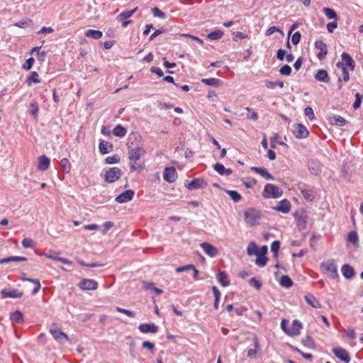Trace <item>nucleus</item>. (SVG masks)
I'll use <instances>...</instances> for the list:
<instances>
[{"instance_id": "nucleus-12", "label": "nucleus", "mask_w": 363, "mask_h": 363, "mask_svg": "<svg viewBox=\"0 0 363 363\" xmlns=\"http://www.w3.org/2000/svg\"><path fill=\"white\" fill-rule=\"evenodd\" d=\"M185 186L189 190H194L206 187L207 183L202 178H196Z\"/></svg>"}, {"instance_id": "nucleus-24", "label": "nucleus", "mask_w": 363, "mask_h": 363, "mask_svg": "<svg viewBox=\"0 0 363 363\" xmlns=\"http://www.w3.org/2000/svg\"><path fill=\"white\" fill-rule=\"evenodd\" d=\"M50 164V160L45 155H42L39 157L38 169L40 171L47 170Z\"/></svg>"}, {"instance_id": "nucleus-5", "label": "nucleus", "mask_w": 363, "mask_h": 363, "mask_svg": "<svg viewBox=\"0 0 363 363\" xmlns=\"http://www.w3.org/2000/svg\"><path fill=\"white\" fill-rule=\"evenodd\" d=\"M122 175V172L118 167H111L104 173V180L108 183L117 181Z\"/></svg>"}, {"instance_id": "nucleus-42", "label": "nucleus", "mask_w": 363, "mask_h": 363, "mask_svg": "<svg viewBox=\"0 0 363 363\" xmlns=\"http://www.w3.org/2000/svg\"><path fill=\"white\" fill-rule=\"evenodd\" d=\"M247 252L250 256L259 254V250H257V247L255 242H250L247 248Z\"/></svg>"}, {"instance_id": "nucleus-26", "label": "nucleus", "mask_w": 363, "mask_h": 363, "mask_svg": "<svg viewBox=\"0 0 363 363\" xmlns=\"http://www.w3.org/2000/svg\"><path fill=\"white\" fill-rule=\"evenodd\" d=\"M341 272L346 279H352L354 275V269L348 264L342 265Z\"/></svg>"}, {"instance_id": "nucleus-51", "label": "nucleus", "mask_w": 363, "mask_h": 363, "mask_svg": "<svg viewBox=\"0 0 363 363\" xmlns=\"http://www.w3.org/2000/svg\"><path fill=\"white\" fill-rule=\"evenodd\" d=\"M62 170L65 172H69L71 168L69 161L67 158H63L60 162Z\"/></svg>"}, {"instance_id": "nucleus-25", "label": "nucleus", "mask_w": 363, "mask_h": 363, "mask_svg": "<svg viewBox=\"0 0 363 363\" xmlns=\"http://www.w3.org/2000/svg\"><path fill=\"white\" fill-rule=\"evenodd\" d=\"M341 57L343 61L342 62L345 65V67H348L351 71H353L354 69L355 62L350 57V55L347 52H343L341 55Z\"/></svg>"}, {"instance_id": "nucleus-48", "label": "nucleus", "mask_w": 363, "mask_h": 363, "mask_svg": "<svg viewBox=\"0 0 363 363\" xmlns=\"http://www.w3.org/2000/svg\"><path fill=\"white\" fill-rule=\"evenodd\" d=\"M362 99H363V96L362 94H360L359 93H356L355 94V101L353 104V108L354 109H358L360 106H361V104H362Z\"/></svg>"}, {"instance_id": "nucleus-37", "label": "nucleus", "mask_w": 363, "mask_h": 363, "mask_svg": "<svg viewBox=\"0 0 363 363\" xmlns=\"http://www.w3.org/2000/svg\"><path fill=\"white\" fill-rule=\"evenodd\" d=\"M279 284L281 286L289 288L293 285V281L289 277L283 275L280 278Z\"/></svg>"}, {"instance_id": "nucleus-13", "label": "nucleus", "mask_w": 363, "mask_h": 363, "mask_svg": "<svg viewBox=\"0 0 363 363\" xmlns=\"http://www.w3.org/2000/svg\"><path fill=\"white\" fill-rule=\"evenodd\" d=\"M177 178V172L174 167H166L163 172V179L169 182L172 183Z\"/></svg>"}, {"instance_id": "nucleus-47", "label": "nucleus", "mask_w": 363, "mask_h": 363, "mask_svg": "<svg viewBox=\"0 0 363 363\" xmlns=\"http://www.w3.org/2000/svg\"><path fill=\"white\" fill-rule=\"evenodd\" d=\"M201 82L208 86H218L219 79L216 78L202 79Z\"/></svg>"}, {"instance_id": "nucleus-27", "label": "nucleus", "mask_w": 363, "mask_h": 363, "mask_svg": "<svg viewBox=\"0 0 363 363\" xmlns=\"http://www.w3.org/2000/svg\"><path fill=\"white\" fill-rule=\"evenodd\" d=\"M315 79L321 82L328 83L330 82V77L325 69H319L315 75Z\"/></svg>"}, {"instance_id": "nucleus-46", "label": "nucleus", "mask_w": 363, "mask_h": 363, "mask_svg": "<svg viewBox=\"0 0 363 363\" xmlns=\"http://www.w3.org/2000/svg\"><path fill=\"white\" fill-rule=\"evenodd\" d=\"M323 11L324 14L327 16V18L329 19H335L337 17L335 11L330 8H324L323 9Z\"/></svg>"}, {"instance_id": "nucleus-29", "label": "nucleus", "mask_w": 363, "mask_h": 363, "mask_svg": "<svg viewBox=\"0 0 363 363\" xmlns=\"http://www.w3.org/2000/svg\"><path fill=\"white\" fill-rule=\"evenodd\" d=\"M113 150V145L101 140L99 143V151L102 155H106L111 152Z\"/></svg>"}, {"instance_id": "nucleus-39", "label": "nucleus", "mask_w": 363, "mask_h": 363, "mask_svg": "<svg viewBox=\"0 0 363 363\" xmlns=\"http://www.w3.org/2000/svg\"><path fill=\"white\" fill-rule=\"evenodd\" d=\"M223 35V32L220 30H216L211 32L208 35V38L212 40H217L220 39Z\"/></svg>"}, {"instance_id": "nucleus-49", "label": "nucleus", "mask_w": 363, "mask_h": 363, "mask_svg": "<svg viewBox=\"0 0 363 363\" xmlns=\"http://www.w3.org/2000/svg\"><path fill=\"white\" fill-rule=\"evenodd\" d=\"M302 343L303 344L304 346L308 348L313 349L315 347V343L310 336H307L304 339H303Z\"/></svg>"}, {"instance_id": "nucleus-41", "label": "nucleus", "mask_w": 363, "mask_h": 363, "mask_svg": "<svg viewBox=\"0 0 363 363\" xmlns=\"http://www.w3.org/2000/svg\"><path fill=\"white\" fill-rule=\"evenodd\" d=\"M225 191L230 196L231 199L235 203L239 202L242 199L241 195L237 191L226 190Z\"/></svg>"}, {"instance_id": "nucleus-8", "label": "nucleus", "mask_w": 363, "mask_h": 363, "mask_svg": "<svg viewBox=\"0 0 363 363\" xmlns=\"http://www.w3.org/2000/svg\"><path fill=\"white\" fill-rule=\"evenodd\" d=\"M27 113L35 123L38 121L39 104L35 100L33 99L29 102L27 106Z\"/></svg>"}, {"instance_id": "nucleus-23", "label": "nucleus", "mask_w": 363, "mask_h": 363, "mask_svg": "<svg viewBox=\"0 0 363 363\" xmlns=\"http://www.w3.org/2000/svg\"><path fill=\"white\" fill-rule=\"evenodd\" d=\"M250 169L252 172L259 174L260 176H262L265 179H267V180H274V177L270 173H269L267 169L265 168L252 167L250 168Z\"/></svg>"}, {"instance_id": "nucleus-31", "label": "nucleus", "mask_w": 363, "mask_h": 363, "mask_svg": "<svg viewBox=\"0 0 363 363\" xmlns=\"http://www.w3.org/2000/svg\"><path fill=\"white\" fill-rule=\"evenodd\" d=\"M40 82L39 75L36 72H31L27 77L26 83L28 86H31L33 84H39Z\"/></svg>"}, {"instance_id": "nucleus-33", "label": "nucleus", "mask_w": 363, "mask_h": 363, "mask_svg": "<svg viewBox=\"0 0 363 363\" xmlns=\"http://www.w3.org/2000/svg\"><path fill=\"white\" fill-rule=\"evenodd\" d=\"M336 67L341 69L342 76L344 82H347L350 79V74L347 70V68L345 67V65L343 62H338L336 64Z\"/></svg>"}, {"instance_id": "nucleus-43", "label": "nucleus", "mask_w": 363, "mask_h": 363, "mask_svg": "<svg viewBox=\"0 0 363 363\" xmlns=\"http://www.w3.org/2000/svg\"><path fill=\"white\" fill-rule=\"evenodd\" d=\"M267 258L266 256H262V255L257 254V259L255 260V264L261 267H264L267 263Z\"/></svg>"}, {"instance_id": "nucleus-44", "label": "nucleus", "mask_w": 363, "mask_h": 363, "mask_svg": "<svg viewBox=\"0 0 363 363\" xmlns=\"http://www.w3.org/2000/svg\"><path fill=\"white\" fill-rule=\"evenodd\" d=\"M45 256L48 258V259H52V260H55V261H58V262H60L63 264H71V262L69 260H68L67 259H65V258H63V257H57V256H54V255H48V254H45Z\"/></svg>"}, {"instance_id": "nucleus-62", "label": "nucleus", "mask_w": 363, "mask_h": 363, "mask_svg": "<svg viewBox=\"0 0 363 363\" xmlns=\"http://www.w3.org/2000/svg\"><path fill=\"white\" fill-rule=\"evenodd\" d=\"M301 194L305 199L310 200L312 199V191L311 190L307 189H301Z\"/></svg>"}, {"instance_id": "nucleus-28", "label": "nucleus", "mask_w": 363, "mask_h": 363, "mask_svg": "<svg viewBox=\"0 0 363 363\" xmlns=\"http://www.w3.org/2000/svg\"><path fill=\"white\" fill-rule=\"evenodd\" d=\"M254 343V349H250L247 351V357L250 358H255L257 355V351L260 349V344L257 336H255L252 339Z\"/></svg>"}, {"instance_id": "nucleus-55", "label": "nucleus", "mask_w": 363, "mask_h": 363, "mask_svg": "<svg viewBox=\"0 0 363 363\" xmlns=\"http://www.w3.org/2000/svg\"><path fill=\"white\" fill-rule=\"evenodd\" d=\"M304 114L307 116L311 121L315 118V115L313 113V110L311 107L308 106L304 110Z\"/></svg>"}, {"instance_id": "nucleus-4", "label": "nucleus", "mask_w": 363, "mask_h": 363, "mask_svg": "<svg viewBox=\"0 0 363 363\" xmlns=\"http://www.w3.org/2000/svg\"><path fill=\"white\" fill-rule=\"evenodd\" d=\"M283 194L281 189L273 184H267L262 191L264 199H279Z\"/></svg>"}, {"instance_id": "nucleus-20", "label": "nucleus", "mask_w": 363, "mask_h": 363, "mask_svg": "<svg viewBox=\"0 0 363 363\" xmlns=\"http://www.w3.org/2000/svg\"><path fill=\"white\" fill-rule=\"evenodd\" d=\"M138 329L143 333H156L158 331V327L154 323H143L138 326Z\"/></svg>"}, {"instance_id": "nucleus-7", "label": "nucleus", "mask_w": 363, "mask_h": 363, "mask_svg": "<svg viewBox=\"0 0 363 363\" xmlns=\"http://www.w3.org/2000/svg\"><path fill=\"white\" fill-rule=\"evenodd\" d=\"M292 133L298 139L306 138L309 132L306 127L301 123H295L292 125Z\"/></svg>"}, {"instance_id": "nucleus-14", "label": "nucleus", "mask_w": 363, "mask_h": 363, "mask_svg": "<svg viewBox=\"0 0 363 363\" xmlns=\"http://www.w3.org/2000/svg\"><path fill=\"white\" fill-rule=\"evenodd\" d=\"M200 246L204 252L211 257H215L218 255V250L208 242H202Z\"/></svg>"}, {"instance_id": "nucleus-22", "label": "nucleus", "mask_w": 363, "mask_h": 363, "mask_svg": "<svg viewBox=\"0 0 363 363\" xmlns=\"http://www.w3.org/2000/svg\"><path fill=\"white\" fill-rule=\"evenodd\" d=\"M274 210L284 213H287L291 210V203L287 199L281 200L279 201L278 206L274 207Z\"/></svg>"}, {"instance_id": "nucleus-15", "label": "nucleus", "mask_w": 363, "mask_h": 363, "mask_svg": "<svg viewBox=\"0 0 363 363\" xmlns=\"http://www.w3.org/2000/svg\"><path fill=\"white\" fill-rule=\"evenodd\" d=\"M79 287L82 290H95L98 283L93 279H84L79 283Z\"/></svg>"}, {"instance_id": "nucleus-3", "label": "nucleus", "mask_w": 363, "mask_h": 363, "mask_svg": "<svg viewBox=\"0 0 363 363\" xmlns=\"http://www.w3.org/2000/svg\"><path fill=\"white\" fill-rule=\"evenodd\" d=\"M244 217L246 224L250 227H252L259 224L261 213L256 208H252L244 212Z\"/></svg>"}, {"instance_id": "nucleus-59", "label": "nucleus", "mask_w": 363, "mask_h": 363, "mask_svg": "<svg viewBox=\"0 0 363 363\" xmlns=\"http://www.w3.org/2000/svg\"><path fill=\"white\" fill-rule=\"evenodd\" d=\"M116 311L118 312H120V313H124L125 315H127L129 317H134L135 316V313L131 311H129V310H127V309H125V308H120V307H117L116 308Z\"/></svg>"}, {"instance_id": "nucleus-16", "label": "nucleus", "mask_w": 363, "mask_h": 363, "mask_svg": "<svg viewBox=\"0 0 363 363\" xmlns=\"http://www.w3.org/2000/svg\"><path fill=\"white\" fill-rule=\"evenodd\" d=\"M23 293L18 289H3L1 291V295L3 298H20L21 297Z\"/></svg>"}, {"instance_id": "nucleus-34", "label": "nucleus", "mask_w": 363, "mask_h": 363, "mask_svg": "<svg viewBox=\"0 0 363 363\" xmlns=\"http://www.w3.org/2000/svg\"><path fill=\"white\" fill-rule=\"evenodd\" d=\"M217 280L223 286H227L230 283L228 277L224 272H219L217 274Z\"/></svg>"}, {"instance_id": "nucleus-58", "label": "nucleus", "mask_w": 363, "mask_h": 363, "mask_svg": "<svg viewBox=\"0 0 363 363\" xmlns=\"http://www.w3.org/2000/svg\"><path fill=\"white\" fill-rule=\"evenodd\" d=\"M280 73L283 75H289L291 72V68L289 65H284L279 70Z\"/></svg>"}, {"instance_id": "nucleus-19", "label": "nucleus", "mask_w": 363, "mask_h": 363, "mask_svg": "<svg viewBox=\"0 0 363 363\" xmlns=\"http://www.w3.org/2000/svg\"><path fill=\"white\" fill-rule=\"evenodd\" d=\"M302 328V323L298 320H294L292 322L291 328L287 331V335L292 337L296 336L300 334Z\"/></svg>"}, {"instance_id": "nucleus-30", "label": "nucleus", "mask_w": 363, "mask_h": 363, "mask_svg": "<svg viewBox=\"0 0 363 363\" xmlns=\"http://www.w3.org/2000/svg\"><path fill=\"white\" fill-rule=\"evenodd\" d=\"M306 301L308 304L312 306L314 308H320V302L311 294H307L304 297Z\"/></svg>"}, {"instance_id": "nucleus-45", "label": "nucleus", "mask_w": 363, "mask_h": 363, "mask_svg": "<svg viewBox=\"0 0 363 363\" xmlns=\"http://www.w3.org/2000/svg\"><path fill=\"white\" fill-rule=\"evenodd\" d=\"M333 120V123L335 125L344 126L346 125V120L340 116H335Z\"/></svg>"}, {"instance_id": "nucleus-52", "label": "nucleus", "mask_w": 363, "mask_h": 363, "mask_svg": "<svg viewBox=\"0 0 363 363\" xmlns=\"http://www.w3.org/2000/svg\"><path fill=\"white\" fill-rule=\"evenodd\" d=\"M249 284L251 286L255 288L257 290H259L262 286V283L255 277L250 279Z\"/></svg>"}, {"instance_id": "nucleus-40", "label": "nucleus", "mask_w": 363, "mask_h": 363, "mask_svg": "<svg viewBox=\"0 0 363 363\" xmlns=\"http://www.w3.org/2000/svg\"><path fill=\"white\" fill-rule=\"evenodd\" d=\"M347 242L357 246L359 242L358 235L356 231H351L347 235Z\"/></svg>"}, {"instance_id": "nucleus-54", "label": "nucleus", "mask_w": 363, "mask_h": 363, "mask_svg": "<svg viewBox=\"0 0 363 363\" xmlns=\"http://www.w3.org/2000/svg\"><path fill=\"white\" fill-rule=\"evenodd\" d=\"M280 247V242L279 241H274L271 245V250L274 256H277L278 251Z\"/></svg>"}, {"instance_id": "nucleus-2", "label": "nucleus", "mask_w": 363, "mask_h": 363, "mask_svg": "<svg viewBox=\"0 0 363 363\" xmlns=\"http://www.w3.org/2000/svg\"><path fill=\"white\" fill-rule=\"evenodd\" d=\"M321 270L327 274L328 277L333 279H337L339 277L337 267L333 259H329L320 263Z\"/></svg>"}, {"instance_id": "nucleus-53", "label": "nucleus", "mask_w": 363, "mask_h": 363, "mask_svg": "<svg viewBox=\"0 0 363 363\" xmlns=\"http://www.w3.org/2000/svg\"><path fill=\"white\" fill-rule=\"evenodd\" d=\"M152 14L154 15V16L155 17H158V18H166V15L165 13L162 11L160 9H159L157 7H155L152 9Z\"/></svg>"}, {"instance_id": "nucleus-56", "label": "nucleus", "mask_w": 363, "mask_h": 363, "mask_svg": "<svg viewBox=\"0 0 363 363\" xmlns=\"http://www.w3.org/2000/svg\"><path fill=\"white\" fill-rule=\"evenodd\" d=\"M11 261H23V257H9L0 260V263H6Z\"/></svg>"}, {"instance_id": "nucleus-57", "label": "nucleus", "mask_w": 363, "mask_h": 363, "mask_svg": "<svg viewBox=\"0 0 363 363\" xmlns=\"http://www.w3.org/2000/svg\"><path fill=\"white\" fill-rule=\"evenodd\" d=\"M301 35L297 31L294 33L291 37V42L294 45H298L301 40Z\"/></svg>"}, {"instance_id": "nucleus-36", "label": "nucleus", "mask_w": 363, "mask_h": 363, "mask_svg": "<svg viewBox=\"0 0 363 363\" xmlns=\"http://www.w3.org/2000/svg\"><path fill=\"white\" fill-rule=\"evenodd\" d=\"M127 133V130L121 125H117L113 130V134L118 138H123Z\"/></svg>"}, {"instance_id": "nucleus-35", "label": "nucleus", "mask_w": 363, "mask_h": 363, "mask_svg": "<svg viewBox=\"0 0 363 363\" xmlns=\"http://www.w3.org/2000/svg\"><path fill=\"white\" fill-rule=\"evenodd\" d=\"M84 35L87 38H92L98 40L102 37V32L100 30L89 29L85 31Z\"/></svg>"}, {"instance_id": "nucleus-10", "label": "nucleus", "mask_w": 363, "mask_h": 363, "mask_svg": "<svg viewBox=\"0 0 363 363\" xmlns=\"http://www.w3.org/2000/svg\"><path fill=\"white\" fill-rule=\"evenodd\" d=\"M314 45L315 48L318 50L316 53L317 58L320 60L325 59L328 54L327 45L322 40H318L315 42Z\"/></svg>"}, {"instance_id": "nucleus-17", "label": "nucleus", "mask_w": 363, "mask_h": 363, "mask_svg": "<svg viewBox=\"0 0 363 363\" xmlns=\"http://www.w3.org/2000/svg\"><path fill=\"white\" fill-rule=\"evenodd\" d=\"M10 319L12 322V324L15 327V333L17 337L20 338L21 336L18 334L16 324L23 322V313H21L20 311H16L13 313H11L10 315Z\"/></svg>"}, {"instance_id": "nucleus-9", "label": "nucleus", "mask_w": 363, "mask_h": 363, "mask_svg": "<svg viewBox=\"0 0 363 363\" xmlns=\"http://www.w3.org/2000/svg\"><path fill=\"white\" fill-rule=\"evenodd\" d=\"M294 218L298 228L305 229L308 220L306 212L303 210L298 211L294 213Z\"/></svg>"}, {"instance_id": "nucleus-18", "label": "nucleus", "mask_w": 363, "mask_h": 363, "mask_svg": "<svg viewBox=\"0 0 363 363\" xmlns=\"http://www.w3.org/2000/svg\"><path fill=\"white\" fill-rule=\"evenodd\" d=\"M133 196L134 191L133 190H126L116 198V201L119 203H126L131 201L133 198Z\"/></svg>"}, {"instance_id": "nucleus-60", "label": "nucleus", "mask_w": 363, "mask_h": 363, "mask_svg": "<svg viewBox=\"0 0 363 363\" xmlns=\"http://www.w3.org/2000/svg\"><path fill=\"white\" fill-rule=\"evenodd\" d=\"M35 60L33 57L28 58L24 63V69L29 70L32 68Z\"/></svg>"}, {"instance_id": "nucleus-61", "label": "nucleus", "mask_w": 363, "mask_h": 363, "mask_svg": "<svg viewBox=\"0 0 363 363\" xmlns=\"http://www.w3.org/2000/svg\"><path fill=\"white\" fill-rule=\"evenodd\" d=\"M54 32V30L51 27H43L39 31H38V34H50Z\"/></svg>"}, {"instance_id": "nucleus-50", "label": "nucleus", "mask_w": 363, "mask_h": 363, "mask_svg": "<svg viewBox=\"0 0 363 363\" xmlns=\"http://www.w3.org/2000/svg\"><path fill=\"white\" fill-rule=\"evenodd\" d=\"M119 161H120V157L118 155L109 156L105 159L106 164H108L118 163V162H119Z\"/></svg>"}, {"instance_id": "nucleus-38", "label": "nucleus", "mask_w": 363, "mask_h": 363, "mask_svg": "<svg viewBox=\"0 0 363 363\" xmlns=\"http://www.w3.org/2000/svg\"><path fill=\"white\" fill-rule=\"evenodd\" d=\"M138 7H135V9L129 11H125L120 13V15L118 16V18L120 20H125L128 18L131 17L135 12L137 11Z\"/></svg>"}, {"instance_id": "nucleus-11", "label": "nucleus", "mask_w": 363, "mask_h": 363, "mask_svg": "<svg viewBox=\"0 0 363 363\" xmlns=\"http://www.w3.org/2000/svg\"><path fill=\"white\" fill-rule=\"evenodd\" d=\"M334 355L343 361L345 363H349L350 362V357L348 352L342 347H335L333 350Z\"/></svg>"}, {"instance_id": "nucleus-64", "label": "nucleus", "mask_w": 363, "mask_h": 363, "mask_svg": "<svg viewBox=\"0 0 363 363\" xmlns=\"http://www.w3.org/2000/svg\"><path fill=\"white\" fill-rule=\"evenodd\" d=\"M345 333L351 340L356 338V333L353 329L345 330Z\"/></svg>"}, {"instance_id": "nucleus-63", "label": "nucleus", "mask_w": 363, "mask_h": 363, "mask_svg": "<svg viewBox=\"0 0 363 363\" xmlns=\"http://www.w3.org/2000/svg\"><path fill=\"white\" fill-rule=\"evenodd\" d=\"M247 36L242 32H236L234 33L233 40H238L247 38Z\"/></svg>"}, {"instance_id": "nucleus-6", "label": "nucleus", "mask_w": 363, "mask_h": 363, "mask_svg": "<svg viewBox=\"0 0 363 363\" xmlns=\"http://www.w3.org/2000/svg\"><path fill=\"white\" fill-rule=\"evenodd\" d=\"M40 289V284L37 279L24 278V290L31 295L35 294Z\"/></svg>"}, {"instance_id": "nucleus-32", "label": "nucleus", "mask_w": 363, "mask_h": 363, "mask_svg": "<svg viewBox=\"0 0 363 363\" xmlns=\"http://www.w3.org/2000/svg\"><path fill=\"white\" fill-rule=\"evenodd\" d=\"M214 169L220 175H230L233 172V171L230 169H226L220 163H216L214 165Z\"/></svg>"}, {"instance_id": "nucleus-21", "label": "nucleus", "mask_w": 363, "mask_h": 363, "mask_svg": "<svg viewBox=\"0 0 363 363\" xmlns=\"http://www.w3.org/2000/svg\"><path fill=\"white\" fill-rule=\"evenodd\" d=\"M50 333L52 334L53 338L57 342H62L63 340L70 341L67 334L57 329L50 328Z\"/></svg>"}, {"instance_id": "nucleus-1", "label": "nucleus", "mask_w": 363, "mask_h": 363, "mask_svg": "<svg viewBox=\"0 0 363 363\" xmlns=\"http://www.w3.org/2000/svg\"><path fill=\"white\" fill-rule=\"evenodd\" d=\"M145 153V150L141 147H136L130 150L129 152V160L130 161V170L135 171L136 169H143V165L138 164L137 162L140 159Z\"/></svg>"}]
</instances>
